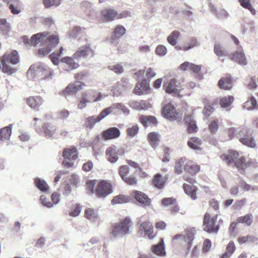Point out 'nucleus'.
I'll use <instances>...</instances> for the list:
<instances>
[{"mask_svg": "<svg viewBox=\"0 0 258 258\" xmlns=\"http://www.w3.org/2000/svg\"><path fill=\"white\" fill-rule=\"evenodd\" d=\"M23 42L26 45L36 46L39 42L44 46L38 50L39 55H45L48 54L59 43L58 37L56 35L49 34L48 32H43L33 35L31 39L24 36Z\"/></svg>", "mask_w": 258, "mask_h": 258, "instance_id": "1", "label": "nucleus"}, {"mask_svg": "<svg viewBox=\"0 0 258 258\" xmlns=\"http://www.w3.org/2000/svg\"><path fill=\"white\" fill-rule=\"evenodd\" d=\"M221 158L228 164L234 165L238 170L243 173L247 168L254 167L256 164L255 159L246 158L243 156H240L236 151H229L227 153L221 155Z\"/></svg>", "mask_w": 258, "mask_h": 258, "instance_id": "2", "label": "nucleus"}, {"mask_svg": "<svg viewBox=\"0 0 258 258\" xmlns=\"http://www.w3.org/2000/svg\"><path fill=\"white\" fill-rule=\"evenodd\" d=\"M2 71L9 75L16 73L17 69L12 66L17 64L20 62V56L16 50L6 52L1 57Z\"/></svg>", "mask_w": 258, "mask_h": 258, "instance_id": "3", "label": "nucleus"}, {"mask_svg": "<svg viewBox=\"0 0 258 258\" xmlns=\"http://www.w3.org/2000/svg\"><path fill=\"white\" fill-rule=\"evenodd\" d=\"M132 226L133 222L131 219L126 217L119 222L114 224L111 235L114 238H122L129 234L130 229Z\"/></svg>", "mask_w": 258, "mask_h": 258, "instance_id": "4", "label": "nucleus"}, {"mask_svg": "<svg viewBox=\"0 0 258 258\" xmlns=\"http://www.w3.org/2000/svg\"><path fill=\"white\" fill-rule=\"evenodd\" d=\"M28 74L34 79H42L51 78L53 76V71L44 64H34L30 66Z\"/></svg>", "mask_w": 258, "mask_h": 258, "instance_id": "5", "label": "nucleus"}, {"mask_svg": "<svg viewBox=\"0 0 258 258\" xmlns=\"http://www.w3.org/2000/svg\"><path fill=\"white\" fill-rule=\"evenodd\" d=\"M238 138L243 145L251 148L255 147L256 144L252 136V133L249 128L246 127H239Z\"/></svg>", "mask_w": 258, "mask_h": 258, "instance_id": "6", "label": "nucleus"}, {"mask_svg": "<svg viewBox=\"0 0 258 258\" xmlns=\"http://www.w3.org/2000/svg\"><path fill=\"white\" fill-rule=\"evenodd\" d=\"M62 156L64 158L63 165L66 167L71 168L74 165L73 161L78 158V152L76 147H72L64 149Z\"/></svg>", "mask_w": 258, "mask_h": 258, "instance_id": "7", "label": "nucleus"}, {"mask_svg": "<svg viewBox=\"0 0 258 258\" xmlns=\"http://www.w3.org/2000/svg\"><path fill=\"white\" fill-rule=\"evenodd\" d=\"M163 116L169 120L180 121L182 118V114L177 112L174 106L171 103L165 105L162 109Z\"/></svg>", "mask_w": 258, "mask_h": 258, "instance_id": "8", "label": "nucleus"}, {"mask_svg": "<svg viewBox=\"0 0 258 258\" xmlns=\"http://www.w3.org/2000/svg\"><path fill=\"white\" fill-rule=\"evenodd\" d=\"M102 16L105 20L112 21L114 19L126 18L130 16V13L128 11H124L119 13L113 9H108L102 11Z\"/></svg>", "mask_w": 258, "mask_h": 258, "instance_id": "9", "label": "nucleus"}, {"mask_svg": "<svg viewBox=\"0 0 258 258\" xmlns=\"http://www.w3.org/2000/svg\"><path fill=\"white\" fill-rule=\"evenodd\" d=\"M112 192L111 184L106 180H102L97 186L95 193L100 198H104Z\"/></svg>", "mask_w": 258, "mask_h": 258, "instance_id": "10", "label": "nucleus"}, {"mask_svg": "<svg viewBox=\"0 0 258 258\" xmlns=\"http://www.w3.org/2000/svg\"><path fill=\"white\" fill-rule=\"evenodd\" d=\"M217 216L211 217L208 213H206L204 220V226L205 231L208 232H216L219 229V226L216 224Z\"/></svg>", "mask_w": 258, "mask_h": 258, "instance_id": "11", "label": "nucleus"}, {"mask_svg": "<svg viewBox=\"0 0 258 258\" xmlns=\"http://www.w3.org/2000/svg\"><path fill=\"white\" fill-rule=\"evenodd\" d=\"M153 233V226L150 222H144L140 225L139 234L141 236L148 237L150 239H153L155 236Z\"/></svg>", "mask_w": 258, "mask_h": 258, "instance_id": "12", "label": "nucleus"}, {"mask_svg": "<svg viewBox=\"0 0 258 258\" xmlns=\"http://www.w3.org/2000/svg\"><path fill=\"white\" fill-rule=\"evenodd\" d=\"M149 81L146 79H143L141 82L138 81L134 89V93L138 95L149 94L150 92Z\"/></svg>", "mask_w": 258, "mask_h": 258, "instance_id": "13", "label": "nucleus"}, {"mask_svg": "<svg viewBox=\"0 0 258 258\" xmlns=\"http://www.w3.org/2000/svg\"><path fill=\"white\" fill-rule=\"evenodd\" d=\"M85 86V84L80 82L75 81L69 84L66 88L62 91L61 95L67 96L69 94L76 95L80 90H82Z\"/></svg>", "mask_w": 258, "mask_h": 258, "instance_id": "14", "label": "nucleus"}, {"mask_svg": "<svg viewBox=\"0 0 258 258\" xmlns=\"http://www.w3.org/2000/svg\"><path fill=\"white\" fill-rule=\"evenodd\" d=\"M94 55V51L91 47L90 44L80 47L78 50L73 54L74 59H79L82 57L86 58L88 56Z\"/></svg>", "mask_w": 258, "mask_h": 258, "instance_id": "15", "label": "nucleus"}, {"mask_svg": "<svg viewBox=\"0 0 258 258\" xmlns=\"http://www.w3.org/2000/svg\"><path fill=\"white\" fill-rule=\"evenodd\" d=\"M130 168L127 165L121 166L119 170V174L122 179L129 185H134L137 183V180L133 176H127Z\"/></svg>", "mask_w": 258, "mask_h": 258, "instance_id": "16", "label": "nucleus"}, {"mask_svg": "<svg viewBox=\"0 0 258 258\" xmlns=\"http://www.w3.org/2000/svg\"><path fill=\"white\" fill-rule=\"evenodd\" d=\"M107 116L113 112L114 110L117 112L121 111L124 115H127L130 113V110L124 104L119 103H114L111 106L104 109Z\"/></svg>", "mask_w": 258, "mask_h": 258, "instance_id": "17", "label": "nucleus"}, {"mask_svg": "<svg viewBox=\"0 0 258 258\" xmlns=\"http://www.w3.org/2000/svg\"><path fill=\"white\" fill-rule=\"evenodd\" d=\"M102 136L104 140H113L119 137L120 131L117 127H110L103 131Z\"/></svg>", "mask_w": 258, "mask_h": 258, "instance_id": "18", "label": "nucleus"}, {"mask_svg": "<svg viewBox=\"0 0 258 258\" xmlns=\"http://www.w3.org/2000/svg\"><path fill=\"white\" fill-rule=\"evenodd\" d=\"M176 83L177 81L175 79H170L164 81L163 83V88L165 92L169 94H178L179 91V89H177Z\"/></svg>", "mask_w": 258, "mask_h": 258, "instance_id": "19", "label": "nucleus"}, {"mask_svg": "<svg viewBox=\"0 0 258 258\" xmlns=\"http://www.w3.org/2000/svg\"><path fill=\"white\" fill-rule=\"evenodd\" d=\"M132 196L140 204L144 207L150 206L151 200L144 193L140 191H134L132 194Z\"/></svg>", "mask_w": 258, "mask_h": 258, "instance_id": "20", "label": "nucleus"}, {"mask_svg": "<svg viewBox=\"0 0 258 258\" xmlns=\"http://www.w3.org/2000/svg\"><path fill=\"white\" fill-rule=\"evenodd\" d=\"M59 197L60 195L59 194H57L56 192H53L51 196L52 202H48L47 203H45L46 197L44 195H42L40 197V201L43 206L47 208H51L53 207V206L58 204L59 202Z\"/></svg>", "mask_w": 258, "mask_h": 258, "instance_id": "21", "label": "nucleus"}, {"mask_svg": "<svg viewBox=\"0 0 258 258\" xmlns=\"http://www.w3.org/2000/svg\"><path fill=\"white\" fill-rule=\"evenodd\" d=\"M129 105L132 108L138 110H147L152 107L151 104L146 100L135 101L130 102Z\"/></svg>", "mask_w": 258, "mask_h": 258, "instance_id": "22", "label": "nucleus"}, {"mask_svg": "<svg viewBox=\"0 0 258 258\" xmlns=\"http://www.w3.org/2000/svg\"><path fill=\"white\" fill-rule=\"evenodd\" d=\"M230 57L232 60L237 62L240 65L245 66L247 63L245 54L241 47L235 53L230 54Z\"/></svg>", "mask_w": 258, "mask_h": 258, "instance_id": "23", "label": "nucleus"}, {"mask_svg": "<svg viewBox=\"0 0 258 258\" xmlns=\"http://www.w3.org/2000/svg\"><path fill=\"white\" fill-rule=\"evenodd\" d=\"M128 80L122 79L120 82H117L112 87L111 92L113 96H118L122 92V91L127 87Z\"/></svg>", "mask_w": 258, "mask_h": 258, "instance_id": "24", "label": "nucleus"}, {"mask_svg": "<svg viewBox=\"0 0 258 258\" xmlns=\"http://www.w3.org/2000/svg\"><path fill=\"white\" fill-rule=\"evenodd\" d=\"M107 116V114L103 109L98 116H91L87 118L86 125L90 128H92L94 125L100 122L102 119Z\"/></svg>", "mask_w": 258, "mask_h": 258, "instance_id": "25", "label": "nucleus"}, {"mask_svg": "<svg viewBox=\"0 0 258 258\" xmlns=\"http://www.w3.org/2000/svg\"><path fill=\"white\" fill-rule=\"evenodd\" d=\"M43 102L42 98L39 96H30L27 99V103L28 106L32 109L37 110H38Z\"/></svg>", "mask_w": 258, "mask_h": 258, "instance_id": "26", "label": "nucleus"}, {"mask_svg": "<svg viewBox=\"0 0 258 258\" xmlns=\"http://www.w3.org/2000/svg\"><path fill=\"white\" fill-rule=\"evenodd\" d=\"M119 149L115 146L108 147L106 150V154L108 160L111 163L116 162L118 158Z\"/></svg>", "mask_w": 258, "mask_h": 258, "instance_id": "27", "label": "nucleus"}, {"mask_svg": "<svg viewBox=\"0 0 258 258\" xmlns=\"http://www.w3.org/2000/svg\"><path fill=\"white\" fill-rule=\"evenodd\" d=\"M151 251L154 254L158 256H165L166 252L165 248L164 239L161 238L159 243L153 245L152 246Z\"/></svg>", "mask_w": 258, "mask_h": 258, "instance_id": "28", "label": "nucleus"}, {"mask_svg": "<svg viewBox=\"0 0 258 258\" xmlns=\"http://www.w3.org/2000/svg\"><path fill=\"white\" fill-rule=\"evenodd\" d=\"M74 57L66 56L61 59V62L65 63L68 67L64 69L67 72H70L71 70L76 69L79 67V64L74 61Z\"/></svg>", "mask_w": 258, "mask_h": 258, "instance_id": "29", "label": "nucleus"}, {"mask_svg": "<svg viewBox=\"0 0 258 258\" xmlns=\"http://www.w3.org/2000/svg\"><path fill=\"white\" fill-rule=\"evenodd\" d=\"M184 169L186 172L195 174L200 170V166L196 164L192 161H188L184 164Z\"/></svg>", "mask_w": 258, "mask_h": 258, "instance_id": "30", "label": "nucleus"}, {"mask_svg": "<svg viewBox=\"0 0 258 258\" xmlns=\"http://www.w3.org/2000/svg\"><path fill=\"white\" fill-rule=\"evenodd\" d=\"M183 188L184 192L192 200H195L197 199V197L196 192L197 189L195 185L184 183L183 185Z\"/></svg>", "mask_w": 258, "mask_h": 258, "instance_id": "31", "label": "nucleus"}, {"mask_svg": "<svg viewBox=\"0 0 258 258\" xmlns=\"http://www.w3.org/2000/svg\"><path fill=\"white\" fill-rule=\"evenodd\" d=\"M202 144V140L199 138L196 137L190 138L187 142V145L188 147L195 151L201 150V146Z\"/></svg>", "mask_w": 258, "mask_h": 258, "instance_id": "32", "label": "nucleus"}, {"mask_svg": "<svg viewBox=\"0 0 258 258\" xmlns=\"http://www.w3.org/2000/svg\"><path fill=\"white\" fill-rule=\"evenodd\" d=\"M12 124L0 130V141H6L10 139L12 134Z\"/></svg>", "mask_w": 258, "mask_h": 258, "instance_id": "33", "label": "nucleus"}, {"mask_svg": "<svg viewBox=\"0 0 258 258\" xmlns=\"http://www.w3.org/2000/svg\"><path fill=\"white\" fill-rule=\"evenodd\" d=\"M185 120L188 124L187 131L189 133H194L198 131V126L192 116L187 115L185 118Z\"/></svg>", "mask_w": 258, "mask_h": 258, "instance_id": "34", "label": "nucleus"}, {"mask_svg": "<svg viewBox=\"0 0 258 258\" xmlns=\"http://www.w3.org/2000/svg\"><path fill=\"white\" fill-rule=\"evenodd\" d=\"M148 139L150 145L154 148L157 147L160 140V135L156 132H151L148 135Z\"/></svg>", "mask_w": 258, "mask_h": 258, "instance_id": "35", "label": "nucleus"}, {"mask_svg": "<svg viewBox=\"0 0 258 258\" xmlns=\"http://www.w3.org/2000/svg\"><path fill=\"white\" fill-rule=\"evenodd\" d=\"M90 102L91 101L89 98V94L83 93L82 97L78 99L77 109L83 110L87 106V104Z\"/></svg>", "mask_w": 258, "mask_h": 258, "instance_id": "36", "label": "nucleus"}, {"mask_svg": "<svg viewBox=\"0 0 258 258\" xmlns=\"http://www.w3.org/2000/svg\"><path fill=\"white\" fill-rule=\"evenodd\" d=\"M219 87L224 90H230L232 87V81L231 77L221 78L218 82Z\"/></svg>", "mask_w": 258, "mask_h": 258, "instance_id": "37", "label": "nucleus"}, {"mask_svg": "<svg viewBox=\"0 0 258 258\" xmlns=\"http://www.w3.org/2000/svg\"><path fill=\"white\" fill-rule=\"evenodd\" d=\"M139 119L141 123L145 127H147L150 124L155 125L157 123L156 118L152 116L142 115Z\"/></svg>", "mask_w": 258, "mask_h": 258, "instance_id": "38", "label": "nucleus"}, {"mask_svg": "<svg viewBox=\"0 0 258 258\" xmlns=\"http://www.w3.org/2000/svg\"><path fill=\"white\" fill-rule=\"evenodd\" d=\"M43 133L44 136L50 138L55 134L56 128L48 122H45L43 126Z\"/></svg>", "mask_w": 258, "mask_h": 258, "instance_id": "39", "label": "nucleus"}, {"mask_svg": "<svg viewBox=\"0 0 258 258\" xmlns=\"http://www.w3.org/2000/svg\"><path fill=\"white\" fill-rule=\"evenodd\" d=\"M180 36V33L178 31L174 30L167 37V41L171 45L175 46Z\"/></svg>", "mask_w": 258, "mask_h": 258, "instance_id": "40", "label": "nucleus"}, {"mask_svg": "<svg viewBox=\"0 0 258 258\" xmlns=\"http://www.w3.org/2000/svg\"><path fill=\"white\" fill-rule=\"evenodd\" d=\"M256 105L257 101L255 98L253 96H251L249 99L243 104L242 108L244 109L252 110L256 108Z\"/></svg>", "mask_w": 258, "mask_h": 258, "instance_id": "41", "label": "nucleus"}, {"mask_svg": "<svg viewBox=\"0 0 258 258\" xmlns=\"http://www.w3.org/2000/svg\"><path fill=\"white\" fill-rule=\"evenodd\" d=\"M195 231L194 228L188 229L186 231V235H184V241H187L188 248L191 246L192 241L194 239Z\"/></svg>", "mask_w": 258, "mask_h": 258, "instance_id": "42", "label": "nucleus"}, {"mask_svg": "<svg viewBox=\"0 0 258 258\" xmlns=\"http://www.w3.org/2000/svg\"><path fill=\"white\" fill-rule=\"evenodd\" d=\"M35 184L37 187L41 191L43 192H47L48 191L49 186L44 179L40 178H36L35 179Z\"/></svg>", "mask_w": 258, "mask_h": 258, "instance_id": "43", "label": "nucleus"}, {"mask_svg": "<svg viewBox=\"0 0 258 258\" xmlns=\"http://www.w3.org/2000/svg\"><path fill=\"white\" fill-rule=\"evenodd\" d=\"M234 101V97L232 96H227L222 97L219 100V104L222 108L230 106Z\"/></svg>", "mask_w": 258, "mask_h": 258, "instance_id": "44", "label": "nucleus"}, {"mask_svg": "<svg viewBox=\"0 0 258 258\" xmlns=\"http://www.w3.org/2000/svg\"><path fill=\"white\" fill-rule=\"evenodd\" d=\"M10 25L5 19H0V31L4 35H7L10 32Z\"/></svg>", "mask_w": 258, "mask_h": 258, "instance_id": "45", "label": "nucleus"}, {"mask_svg": "<svg viewBox=\"0 0 258 258\" xmlns=\"http://www.w3.org/2000/svg\"><path fill=\"white\" fill-rule=\"evenodd\" d=\"M85 217L92 221L96 220L98 218L97 212L91 208H86L85 211Z\"/></svg>", "mask_w": 258, "mask_h": 258, "instance_id": "46", "label": "nucleus"}, {"mask_svg": "<svg viewBox=\"0 0 258 258\" xmlns=\"http://www.w3.org/2000/svg\"><path fill=\"white\" fill-rule=\"evenodd\" d=\"M130 200L131 199L129 197L120 195L114 197L111 203L112 204H123L128 203Z\"/></svg>", "mask_w": 258, "mask_h": 258, "instance_id": "47", "label": "nucleus"}, {"mask_svg": "<svg viewBox=\"0 0 258 258\" xmlns=\"http://www.w3.org/2000/svg\"><path fill=\"white\" fill-rule=\"evenodd\" d=\"M153 182L154 185L158 189H162L164 186V181L160 174L155 175Z\"/></svg>", "mask_w": 258, "mask_h": 258, "instance_id": "48", "label": "nucleus"}, {"mask_svg": "<svg viewBox=\"0 0 258 258\" xmlns=\"http://www.w3.org/2000/svg\"><path fill=\"white\" fill-rule=\"evenodd\" d=\"M61 0H43V4L45 8H55L60 5Z\"/></svg>", "mask_w": 258, "mask_h": 258, "instance_id": "49", "label": "nucleus"}, {"mask_svg": "<svg viewBox=\"0 0 258 258\" xmlns=\"http://www.w3.org/2000/svg\"><path fill=\"white\" fill-rule=\"evenodd\" d=\"M185 159L184 158H181L178 160H177L175 164V172L178 174H181L183 171V165L185 162Z\"/></svg>", "mask_w": 258, "mask_h": 258, "instance_id": "50", "label": "nucleus"}, {"mask_svg": "<svg viewBox=\"0 0 258 258\" xmlns=\"http://www.w3.org/2000/svg\"><path fill=\"white\" fill-rule=\"evenodd\" d=\"M139 129V128L137 124H132L128 127L127 134L128 136L133 138L138 133Z\"/></svg>", "mask_w": 258, "mask_h": 258, "instance_id": "51", "label": "nucleus"}, {"mask_svg": "<svg viewBox=\"0 0 258 258\" xmlns=\"http://www.w3.org/2000/svg\"><path fill=\"white\" fill-rule=\"evenodd\" d=\"M240 5L244 8L248 9L252 14H255V10L252 8L250 0H238Z\"/></svg>", "mask_w": 258, "mask_h": 258, "instance_id": "52", "label": "nucleus"}, {"mask_svg": "<svg viewBox=\"0 0 258 258\" xmlns=\"http://www.w3.org/2000/svg\"><path fill=\"white\" fill-rule=\"evenodd\" d=\"M63 50V48L62 47H61L59 49V51L57 53H52L49 56L52 62V63L55 65H58L59 63V59L58 57L60 56Z\"/></svg>", "mask_w": 258, "mask_h": 258, "instance_id": "53", "label": "nucleus"}, {"mask_svg": "<svg viewBox=\"0 0 258 258\" xmlns=\"http://www.w3.org/2000/svg\"><path fill=\"white\" fill-rule=\"evenodd\" d=\"M214 52L215 54L219 56L225 55L226 53V51L225 49L219 43H216L215 45Z\"/></svg>", "mask_w": 258, "mask_h": 258, "instance_id": "54", "label": "nucleus"}, {"mask_svg": "<svg viewBox=\"0 0 258 258\" xmlns=\"http://www.w3.org/2000/svg\"><path fill=\"white\" fill-rule=\"evenodd\" d=\"M166 47L163 45H158L155 49L156 54L160 56H164L167 53Z\"/></svg>", "mask_w": 258, "mask_h": 258, "instance_id": "55", "label": "nucleus"}, {"mask_svg": "<svg viewBox=\"0 0 258 258\" xmlns=\"http://www.w3.org/2000/svg\"><path fill=\"white\" fill-rule=\"evenodd\" d=\"M238 221L239 223H245L247 225H250L252 221V215L251 214L246 215L243 217H241L238 219Z\"/></svg>", "mask_w": 258, "mask_h": 258, "instance_id": "56", "label": "nucleus"}, {"mask_svg": "<svg viewBox=\"0 0 258 258\" xmlns=\"http://www.w3.org/2000/svg\"><path fill=\"white\" fill-rule=\"evenodd\" d=\"M209 128L211 133L212 134H215L219 128L218 120H214L211 121V122L209 124Z\"/></svg>", "mask_w": 258, "mask_h": 258, "instance_id": "57", "label": "nucleus"}, {"mask_svg": "<svg viewBox=\"0 0 258 258\" xmlns=\"http://www.w3.org/2000/svg\"><path fill=\"white\" fill-rule=\"evenodd\" d=\"M108 69L114 72L116 74H121L123 72V68L120 64L109 66L108 67Z\"/></svg>", "mask_w": 258, "mask_h": 258, "instance_id": "58", "label": "nucleus"}, {"mask_svg": "<svg viewBox=\"0 0 258 258\" xmlns=\"http://www.w3.org/2000/svg\"><path fill=\"white\" fill-rule=\"evenodd\" d=\"M70 114V113L69 111H68V110H67L66 109H62L59 110L57 112L58 117L60 119H67L69 117Z\"/></svg>", "mask_w": 258, "mask_h": 258, "instance_id": "59", "label": "nucleus"}, {"mask_svg": "<svg viewBox=\"0 0 258 258\" xmlns=\"http://www.w3.org/2000/svg\"><path fill=\"white\" fill-rule=\"evenodd\" d=\"M175 202V199L173 198H164L162 200V204L165 206H169L172 205H174Z\"/></svg>", "mask_w": 258, "mask_h": 258, "instance_id": "60", "label": "nucleus"}, {"mask_svg": "<svg viewBox=\"0 0 258 258\" xmlns=\"http://www.w3.org/2000/svg\"><path fill=\"white\" fill-rule=\"evenodd\" d=\"M84 29H85L79 26H75L72 30L70 35L73 38H76Z\"/></svg>", "mask_w": 258, "mask_h": 258, "instance_id": "61", "label": "nucleus"}, {"mask_svg": "<svg viewBox=\"0 0 258 258\" xmlns=\"http://www.w3.org/2000/svg\"><path fill=\"white\" fill-rule=\"evenodd\" d=\"M125 29L122 26H117L114 31V34L116 36H121L125 33Z\"/></svg>", "mask_w": 258, "mask_h": 258, "instance_id": "62", "label": "nucleus"}, {"mask_svg": "<svg viewBox=\"0 0 258 258\" xmlns=\"http://www.w3.org/2000/svg\"><path fill=\"white\" fill-rule=\"evenodd\" d=\"M214 111V108L210 105H206L203 110V113L206 117H209Z\"/></svg>", "mask_w": 258, "mask_h": 258, "instance_id": "63", "label": "nucleus"}, {"mask_svg": "<svg viewBox=\"0 0 258 258\" xmlns=\"http://www.w3.org/2000/svg\"><path fill=\"white\" fill-rule=\"evenodd\" d=\"M145 71H146V77L148 79H151L153 78L156 75V72L153 70V69L152 68H147L146 70H145Z\"/></svg>", "mask_w": 258, "mask_h": 258, "instance_id": "64", "label": "nucleus"}]
</instances>
